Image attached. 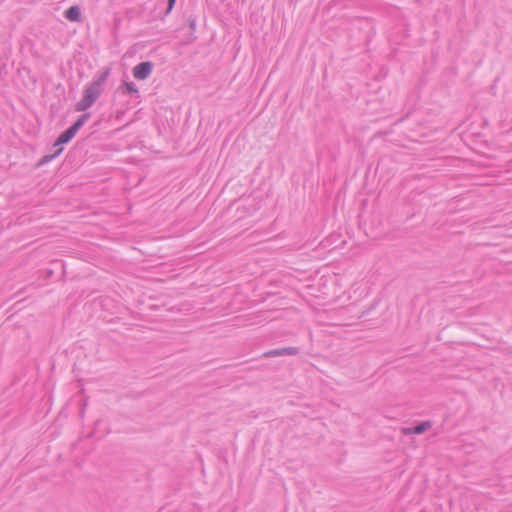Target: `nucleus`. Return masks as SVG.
<instances>
[{
    "mask_svg": "<svg viewBox=\"0 0 512 512\" xmlns=\"http://www.w3.org/2000/svg\"><path fill=\"white\" fill-rule=\"evenodd\" d=\"M122 88L124 89L125 92H127L131 95H136V96L139 95V90L133 82H124V84L122 85Z\"/></svg>",
    "mask_w": 512,
    "mask_h": 512,
    "instance_id": "7",
    "label": "nucleus"
},
{
    "mask_svg": "<svg viewBox=\"0 0 512 512\" xmlns=\"http://www.w3.org/2000/svg\"><path fill=\"white\" fill-rule=\"evenodd\" d=\"M299 349L296 347H285V348H278L269 350L264 353V357L271 358V357H278L283 355H296L298 354Z\"/></svg>",
    "mask_w": 512,
    "mask_h": 512,
    "instance_id": "4",
    "label": "nucleus"
},
{
    "mask_svg": "<svg viewBox=\"0 0 512 512\" xmlns=\"http://www.w3.org/2000/svg\"><path fill=\"white\" fill-rule=\"evenodd\" d=\"M89 118L90 113L82 114L72 126H70L59 135L54 145L60 146L68 143L76 135L80 128H82V126L88 121Z\"/></svg>",
    "mask_w": 512,
    "mask_h": 512,
    "instance_id": "2",
    "label": "nucleus"
},
{
    "mask_svg": "<svg viewBox=\"0 0 512 512\" xmlns=\"http://www.w3.org/2000/svg\"><path fill=\"white\" fill-rule=\"evenodd\" d=\"M153 63L150 61L140 62L133 68V76L137 80H146L153 71Z\"/></svg>",
    "mask_w": 512,
    "mask_h": 512,
    "instance_id": "3",
    "label": "nucleus"
},
{
    "mask_svg": "<svg viewBox=\"0 0 512 512\" xmlns=\"http://www.w3.org/2000/svg\"><path fill=\"white\" fill-rule=\"evenodd\" d=\"M64 16L71 22H81L82 20L81 9L78 5L71 6L69 9H67L64 13Z\"/></svg>",
    "mask_w": 512,
    "mask_h": 512,
    "instance_id": "6",
    "label": "nucleus"
},
{
    "mask_svg": "<svg viewBox=\"0 0 512 512\" xmlns=\"http://www.w3.org/2000/svg\"><path fill=\"white\" fill-rule=\"evenodd\" d=\"M109 76V70H105L93 78V80L86 85L82 98L75 104L77 112H85L88 110L100 97L103 91V86Z\"/></svg>",
    "mask_w": 512,
    "mask_h": 512,
    "instance_id": "1",
    "label": "nucleus"
},
{
    "mask_svg": "<svg viewBox=\"0 0 512 512\" xmlns=\"http://www.w3.org/2000/svg\"><path fill=\"white\" fill-rule=\"evenodd\" d=\"M189 25H190V28H191L192 30H194V29H195V26H196V21H195V19H189Z\"/></svg>",
    "mask_w": 512,
    "mask_h": 512,
    "instance_id": "10",
    "label": "nucleus"
},
{
    "mask_svg": "<svg viewBox=\"0 0 512 512\" xmlns=\"http://www.w3.org/2000/svg\"><path fill=\"white\" fill-rule=\"evenodd\" d=\"M63 148H58L53 154L51 155H45L43 157V162H49L52 159H54L56 156H58L62 152Z\"/></svg>",
    "mask_w": 512,
    "mask_h": 512,
    "instance_id": "8",
    "label": "nucleus"
},
{
    "mask_svg": "<svg viewBox=\"0 0 512 512\" xmlns=\"http://www.w3.org/2000/svg\"><path fill=\"white\" fill-rule=\"evenodd\" d=\"M432 426V423L430 421H423L413 427H409V428H404L403 429V432L404 434L406 435H409V434H422L423 432L427 431L428 429H430Z\"/></svg>",
    "mask_w": 512,
    "mask_h": 512,
    "instance_id": "5",
    "label": "nucleus"
},
{
    "mask_svg": "<svg viewBox=\"0 0 512 512\" xmlns=\"http://www.w3.org/2000/svg\"><path fill=\"white\" fill-rule=\"evenodd\" d=\"M158 3L164 4L165 2H158ZM166 3H167V7L165 10L164 16H166L167 14H169L171 12V10L173 9L176 2H166Z\"/></svg>",
    "mask_w": 512,
    "mask_h": 512,
    "instance_id": "9",
    "label": "nucleus"
}]
</instances>
